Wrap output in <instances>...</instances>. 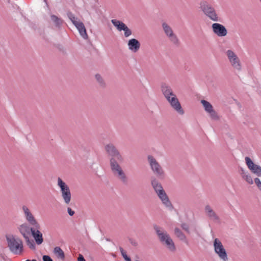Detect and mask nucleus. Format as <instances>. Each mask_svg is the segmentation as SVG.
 I'll use <instances>...</instances> for the list:
<instances>
[{"label":"nucleus","instance_id":"obj_1","mask_svg":"<svg viewBox=\"0 0 261 261\" xmlns=\"http://www.w3.org/2000/svg\"><path fill=\"white\" fill-rule=\"evenodd\" d=\"M161 89L164 95L172 108L180 115H183L184 114V111L182 109L181 105L178 98L176 97V96L173 92L171 88L164 84H162Z\"/></svg>","mask_w":261,"mask_h":261},{"label":"nucleus","instance_id":"obj_2","mask_svg":"<svg viewBox=\"0 0 261 261\" xmlns=\"http://www.w3.org/2000/svg\"><path fill=\"white\" fill-rule=\"evenodd\" d=\"M154 228L161 243L165 245L170 251H175L176 247L175 244L167 232L158 226H155Z\"/></svg>","mask_w":261,"mask_h":261},{"label":"nucleus","instance_id":"obj_3","mask_svg":"<svg viewBox=\"0 0 261 261\" xmlns=\"http://www.w3.org/2000/svg\"><path fill=\"white\" fill-rule=\"evenodd\" d=\"M7 241L8 246L13 253L17 255L22 254L23 251V245L21 239L13 236H10L7 237Z\"/></svg>","mask_w":261,"mask_h":261},{"label":"nucleus","instance_id":"obj_4","mask_svg":"<svg viewBox=\"0 0 261 261\" xmlns=\"http://www.w3.org/2000/svg\"><path fill=\"white\" fill-rule=\"evenodd\" d=\"M200 5L201 10L210 19L214 21L219 20L214 8L207 2L202 1Z\"/></svg>","mask_w":261,"mask_h":261},{"label":"nucleus","instance_id":"obj_5","mask_svg":"<svg viewBox=\"0 0 261 261\" xmlns=\"http://www.w3.org/2000/svg\"><path fill=\"white\" fill-rule=\"evenodd\" d=\"M214 249L215 252L222 261H228V257L226 250L222 242L218 238L214 241Z\"/></svg>","mask_w":261,"mask_h":261},{"label":"nucleus","instance_id":"obj_6","mask_svg":"<svg viewBox=\"0 0 261 261\" xmlns=\"http://www.w3.org/2000/svg\"><path fill=\"white\" fill-rule=\"evenodd\" d=\"M58 186L61 189V196L65 203L68 204L71 199V194L69 187L60 177L58 178Z\"/></svg>","mask_w":261,"mask_h":261},{"label":"nucleus","instance_id":"obj_7","mask_svg":"<svg viewBox=\"0 0 261 261\" xmlns=\"http://www.w3.org/2000/svg\"><path fill=\"white\" fill-rule=\"evenodd\" d=\"M68 16L70 20L72 21L73 24L75 26L76 29L79 32L81 36L84 39H87L88 35L84 23L80 21L78 18L75 17L71 13H69Z\"/></svg>","mask_w":261,"mask_h":261},{"label":"nucleus","instance_id":"obj_8","mask_svg":"<svg viewBox=\"0 0 261 261\" xmlns=\"http://www.w3.org/2000/svg\"><path fill=\"white\" fill-rule=\"evenodd\" d=\"M148 160L153 173L158 177L163 176L164 171L156 160L151 155L148 156Z\"/></svg>","mask_w":261,"mask_h":261},{"label":"nucleus","instance_id":"obj_9","mask_svg":"<svg viewBox=\"0 0 261 261\" xmlns=\"http://www.w3.org/2000/svg\"><path fill=\"white\" fill-rule=\"evenodd\" d=\"M22 208L24 214L25 219L29 224L35 227L36 228H40V226L39 224L35 219L29 208L25 205H23Z\"/></svg>","mask_w":261,"mask_h":261},{"label":"nucleus","instance_id":"obj_10","mask_svg":"<svg viewBox=\"0 0 261 261\" xmlns=\"http://www.w3.org/2000/svg\"><path fill=\"white\" fill-rule=\"evenodd\" d=\"M111 22L119 31L124 32L125 37H128L132 35V31L123 22L117 19H112Z\"/></svg>","mask_w":261,"mask_h":261},{"label":"nucleus","instance_id":"obj_11","mask_svg":"<svg viewBox=\"0 0 261 261\" xmlns=\"http://www.w3.org/2000/svg\"><path fill=\"white\" fill-rule=\"evenodd\" d=\"M226 54L233 67L237 70H240L241 68L240 61L237 55L231 50H228Z\"/></svg>","mask_w":261,"mask_h":261},{"label":"nucleus","instance_id":"obj_12","mask_svg":"<svg viewBox=\"0 0 261 261\" xmlns=\"http://www.w3.org/2000/svg\"><path fill=\"white\" fill-rule=\"evenodd\" d=\"M201 103L204 110L209 114L212 119L217 120L219 119V117L217 113L214 110L213 106L209 102L205 100H201Z\"/></svg>","mask_w":261,"mask_h":261},{"label":"nucleus","instance_id":"obj_13","mask_svg":"<svg viewBox=\"0 0 261 261\" xmlns=\"http://www.w3.org/2000/svg\"><path fill=\"white\" fill-rule=\"evenodd\" d=\"M105 149L107 152L112 155V158L116 159L117 160L120 162L123 161L122 155L113 144H109L107 145L105 147Z\"/></svg>","mask_w":261,"mask_h":261},{"label":"nucleus","instance_id":"obj_14","mask_svg":"<svg viewBox=\"0 0 261 261\" xmlns=\"http://www.w3.org/2000/svg\"><path fill=\"white\" fill-rule=\"evenodd\" d=\"M162 27L165 34L168 37L170 40L174 44H177L178 43V39L176 35L174 34L172 28L165 22L162 24Z\"/></svg>","mask_w":261,"mask_h":261},{"label":"nucleus","instance_id":"obj_15","mask_svg":"<svg viewBox=\"0 0 261 261\" xmlns=\"http://www.w3.org/2000/svg\"><path fill=\"white\" fill-rule=\"evenodd\" d=\"M245 161L248 168L252 173L258 176H261V167L254 164L249 157L245 158Z\"/></svg>","mask_w":261,"mask_h":261},{"label":"nucleus","instance_id":"obj_16","mask_svg":"<svg viewBox=\"0 0 261 261\" xmlns=\"http://www.w3.org/2000/svg\"><path fill=\"white\" fill-rule=\"evenodd\" d=\"M213 32L219 37H224L227 34L225 27L221 24L214 23L212 25Z\"/></svg>","mask_w":261,"mask_h":261},{"label":"nucleus","instance_id":"obj_17","mask_svg":"<svg viewBox=\"0 0 261 261\" xmlns=\"http://www.w3.org/2000/svg\"><path fill=\"white\" fill-rule=\"evenodd\" d=\"M39 229L36 228L34 226L30 229L32 236L37 245H40L43 242L42 233L39 230Z\"/></svg>","mask_w":261,"mask_h":261},{"label":"nucleus","instance_id":"obj_18","mask_svg":"<svg viewBox=\"0 0 261 261\" xmlns=\"http://www.w3.org/2000/svg\"><path fill=\"white\" fill-rule=\"evenodd\" d=\"M128 49L133 53H137L140 48V43L136 39H131L127 43Z\"/></svg>","mask_w":261,"mask_h":261},{"label":"nucleus","instance_id":"obj_19","mask_svg":"<svg viewBox=\"0 0 261 261\" xmlns=\"http://www.w3.org/2000/svg\"><path fill=\"white\" fill-rule=\"evenodd\" d=\"M204 211L206 215L212 220H216L218 219V217L213 210L211 206L206 205L205 206Z\"/></svg>","mask_w":261,"mask_h":261},{"label":"nucleus","instance_id":"obj_20","mask_svg":"<svg viewBox=\"0 0 261 261\" xmlns=\"http://www.w3.org/2000/svg\"><path fill=\"white\" fill-rule=\"evenodd\" d=\"M113 173L122 182H126L127 181V177L121 167L116 169Z\"/></svg>","mask_w":261,"mask_h":261},{"label":"nucleus","instance_id":"obj_21","mask_svg":"<svg viewBox=\"0 0 261 261\" xmlns=\"http://www.w3.org/2000/svg\"><path fill=\"white\" fill-rule=\"evenodd\" d=\"M158 196L160 198V199L162 201L163 203L167 206L170 207L171 205V204L168 199L167 195L165 192L164 190L162 192L158 194Z\"/></svg>","mask_w":261,"mask_h":261},{"label":"nucleus","instance_id":"obj_22","mask_svg":"<svg viewBox=\"0 0 261 261\" xmlns=\"http://www.w3.org/2000/svg\"><path fill=\"white\" fill-rule=\"evenodd\" d=\"M240 174L242 178L246 181L249 184L252 185L253 183V179L251 175L244 169H241Z\"/></svg>","mask_w":261,"mask_h":261},{"label":"nucleus","instance_id":"obj_23","mask_svg":"<svg viewBox=\"0 0 261 261\" xmlns=\"http://www.w3.org/2000/svg\"><path fill=\"white\" fill-rule=\"evenodd\" d=\"M19 231L23 236L24 239L29 237L30 234V229L26 224H22L19 228Z\"/></svg>","mask_w":261,"mask_h":261},{"label":"nucleus","instance_id":"obj_24","mask_svg":"<svg viewBox=\"0 0 261 261\" xmlns=\"http://www.w3.org/2000/svg\"><path fill=\"white\" fill-rule=\"evenodd\" d=\"M174 233L176 237L179 238L180 240L184 241L187 244H188V242L186 236L178 228H175Z\"/></svg>","mask_w":261,"mask_h":261},{"label":"nucleus","instance_id":"obj_25","mask_svg":"<svg viewBox=\"0 0 261 261\" xmlns=\"http://www.w3.org/2000/svg\"><path fill=\"white\" fill-rule=\"evenodd\" d=\"M151 184L157 194L164 191L161 185L155 179L152 180Z\"/></svg>","mask_w":261,"mask_h":261},{"label":"nucleus","instance_id":"obj_26","mask_svg":"<svg viewBox=\"0 0 261 261\" xmlns=\"http://www.w3.org/2000/svg\"><path fill=\"white\" fill-rule=\"evenodd\" d=\"M54 253L57 257L61 259H64L65 255L63 251L59 247H56L54 249Z\"/></svg>","mask_w":261,"mask_h":261},{"label":"nucleus","instance_id":"obj_27","mask_svg":"<svg viewBox=\"0 0 261 261\" xmlns=\"http://www.w3.org/2000/svg\"><path fill=\"white\" fill-rule=\"evenodd\" d=\"M116 160L117 159L114 158H112L110 160L111 168L113 172H114L116 169L120 167L119 164L116 162Z\"/></svg>","mask_w":261,"mask_h":261},{"label":"nucleus","instance_id":"obj_28","mask_svg":"<svg viewBox=\"0 0 261 261\" xmlns=\"http://www.w3.org/2000/svg\"><path fill=\"white\" fill-rule=\"evenodd\" d=\"M25 239L26 243L29 247L32 250H35L36 246L33 240H30L29 238H27Z\"/></svg>","mask_w":261,"mask_h":261},{"label":"nucleus","instance_id":"obj_29","mask_svg":"<svg viewBox=\"0 0 261 261\" xmlns=\"http://www.w3.org/2000/svg\"><path fill=\"white\" fill-rule=\"evenodd\" d=\"M51 20L53 22H54L57 26L60 25L63 22L62 20L59 18L58 17H57L55 15H51Z\"/></svg>","mask_w":261,"mask_h":261},{"label":"nucleus","instance_id":"obj_30","mask_svg":"<svg viewBox=\"0 0 261 261\" xmlns=\"http://www.w3.org/2000/svg\"><path fill=\"white\" fill-rule=\"evenodd\" d=\"M120 249L121 254L123 256L124 259L126 261H131L130 258L129 257H128L127 255H126L125 251L122 248H120Z\"/></svg>","mask_w":261,"mask_h":261},{"label":"nucleus","instance_id":"obj_31","mask_svg":"<svg viewBox=\"0 0 261 261\" xmlns=\"http://www.w3.org/2000/svg\"><path fill=\"white\" fill-rule=\"evenodd\" d=\"M95 78L96 79V80L97 81V82L101 85H102L103 82V80H102V78L101 77V76L98 74H97L95 75Z\"/></svg>","mask_w":261,"mask_h":261},{"label":"nucleus","instance_id":"obj_32","mask_svg":"<svg viewBox=\"0 0 261 261\" xmlns=\"http://www.w3.org/2000/svg\"><path fill=\"white\" fill-rule=\"evenodd\" d=\"M254 182L257 187L261 190V181L258 178H255L254 179Z\"/></svg>","mask_w":261,"mask_h":261},{"label":"nucleus","instance_id":"obj_33","mask_svg":"<svg viewBox=\"0 0 261 261\" xmlns=\"http://www.w3.org/2000/svg\"><path fill=\"white\" fill-rule=\"evenodd\" d=\"M181 227L184 230L187 231L188 232H189V226L188 224H187L186 223H182L181 225Z\"/></svg>","mask_w":261,"mask_h":261},{"label":"nucleus","instance_id":"obj_34","mask_svg":"<svg viewBox=\"0 0 261 261\" xmlns=\"http://www.w3.org/2000/svg\"><path fill=\"white\" fill-rule=\"evenodd\" d=\"M43 261H53V259L48 255H44L42 257Z\"/></svg>","mask_w":261,"mask_h":261},{"label":"nucleus","instance_id":"obj_35","mask_svg":"<svg viewBox=\"0 0 261 261\" xmlns=\"http://www.w3.org/2000/svg\"><path fill=\"white\" fill-rule=\"evenodd\" d=\"M67 212L69 215L71 216L74 214V212L72 211L70 207L67 208Z\"/></svg>","mask_w":261,"mask_h":261},{"label":"nucleus","instance_id":"obj_36","mask_svg":"<svg viewBox=\"0 0 261 261\" xmlns=\"http://www.w3.org/2000/svg\"><path fill=\"white\" fill-rule=\"evenodd\" d=\"M77 261H86V260L82 255L80 254L77 258Z\"/></svg>","mask_w":261,"mask_h":261},{"label":"nucleus","instance_id":"obj_37","mask_svg":"<svg viewBox=\"0 0 261 261\" xmlns=\"http://www.w3.org/2000/svg\"><path fill=\"white\" fill-rule=\"evenodd\" d=\"M32 261H37L36 259H32Z\"/></svg>","mask_w":261,"mask_h":261},{"label":"nucleus","instance_id":"obj_38","mask_svg":"<svg viewBox=\"0 0 261 261\" xmlns=\"http://www.w3.org/2000/svg\"><path fill=\"white\" fill-rule=\"evenodd\" d=\"M25 261H32V260H29V259H27V260H25Z\"/></svg>","mask_w":261,"mask_h":261},{"label":"nucleus","instance_id":"obj_39","mask_svg":"<svg viewBox=\"0 0 261 261\" xmlns=\"http://www.w3.org/2000/svg\"><path fill=\"white\" fill-rule=\"evenodd\" d=\"M259 1H260V3H261V0H259Z\"/></svg>","mask_w":261,"mask_h":261}]
</instances>
